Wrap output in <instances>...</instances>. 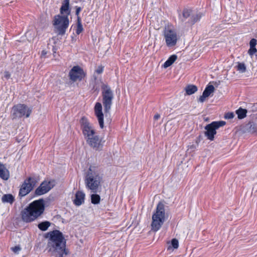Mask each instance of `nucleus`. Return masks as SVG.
Segmentation results:
<instances>
[{
  "label": "nucleus",
  "instance_id": "f257e3e1",
  "mask_svg": "<svg viewBox=\"0 0 257 257\" xmlns=\"http://www.w3.org/2000/svg\"><path fill=\"white\" fill-rule=\"evenodd\" d=\"M80 123L82 134L87 144L94 151H102L105 141L97 134L96 130L86 117H82Z\"/></svg>",
  "mask_w": 257,
  "mask_h": 257
},
{
  "label": "nucleus",
  "instance_id": "f03ea898",
  "mask_svg": "<svg viewBox=\"0 0 257 257\" xmlns=\"http://www.w3.org/2000/svg\"><path fill=\"white\" fill-rule=\"evenodd\" d=\"M47 249L49 252L54 253L55 257H64L63 254L68 253L66 250V240L61 232L55 230L47 233L48 237Z\"/></svg>",
  "mask_w": 257,
  "mask_h": 257
},
{
  "label": "nucleus",
  "instance_id": "7ed1b4c3",
  "mask_svg": "<svg viewBox=\"0 0 257 257\" xmlns=\"http://www.w3.org/2000/svg\"><path fill=\"white\" fill-rule=\"evenodd\" d=\"M60 12L61 15H58L54 17L53 25L55 26L57 34L63 36L65 34L69 23L68 16L71 13L70 0H63Z\"/></svg>",
  "mask_w": 257,
  "mask_h": 257
},
{
  "label": "nucleus",
  "instance_id": "20e7f679",
  "mask_svg": "<svg viewBox=\"0 0 257 257\" xmlns=\"http://www.w3.org/2000/svg\"><path fill=\"white\" fill-rule=\"evenodd\" d=\"M44 210L45 205L43 199L34 201L22 211V219L25 222H31L40 216Z\"/></svg>",
  "mask_w": 257,
  "mask_h": 257
},
{
  "label": "nucleus",
  "instance_id": "39448f33",
  "mask_svg": "<svg viewBox=\"0 0 257 257\" xmlns=\"http://www.w3.org/2000/svg\"><path fill=\"white\" fill-rule=\"evenodd\" d=\"M102 176L97 167L90 166L85 178V184L86 188L90 190L91 192L96 193L100 186Z\"/></svg>",
  "mask_w": 257,
  "mask_h": 257
},
{
  "label": "nucleus",
  "instance_id": "423d86ee",
  "mask_svg": "<svg viewBox=\"0 0 257 257\" xmlns=\"http://www.w3.org/2000/svg\"><path fill=\"white\" fill-rule=\"evenodd\" d=\"M166 219L165 205L160 202L157 206L155 212L152 215V230L155 232L159 230Z\"/></svg>",
  "mask_w": 257,
  "mask_h": 257
},
{
  "label": "nucleus",
  "instance_id": "0eeeda50",
  "mask_svg": "<svg viewBox=\"0 0 257 257\" xmlns=\"http://www.w3.org/2000/svg\"><path fill=\"white\" fill-rule=\"evenodd\" d=\"M101 88L102 90V103L104 111L106 113L109 112L114 97L113 92L110 87L107 84L103 83L101 86Z\"/></svg>",
  "mask_w": 257,
  "mask_h": 257
},
{
  "label": "nucleus",
  "instance_id": "6e6552de",
  "mask_svg": "<svg viewBox=\"0 0 257 257\" xmlns=\"http://www.w3.org/2000/svg\"><path fill=\"white\" fill-rule=\"evenodd\" d=\"M163 34L168 47H173L176 45L178 41L177 34L172 25H166L164 29Z\"/></svg>",
  "mask_w": 257,
  "mask_h": 257
},
{
  "label": "nucleus",
  "instance_id": "1a4fd4ad",
  "mask_svg": "<svg viewBox=\"0 0 257 257\" xmlns=\"http://www.w3.org/2000/svg\"><path fill=\"white\" fill-rule=\"evenodd\" d=\"M37 182V179L34 177L27 178L20 187L19 196L23 197L28 194L36 186Z\"/></svg>",
  "mask_w": 257,
  "mask_h": 257
},
{
  "label": "nucleus",
  "instance_id": "9d476101",
  "mask_svg": "<svg viewBox=\"0 0 257 257\" xmlns=\"http://www.w3.org/2000/svg\"><path fill=\"white\" fill-rule=\"evenodd\" d=\"M31 112L32 110L27 105L23 104H18L12 107V116L13 119L22 117L24 116L28 117Z\"/></svg>",
  "mask_w": 257,
  "mask_h": 257
},
{
  "label": "nucleus",
  "instance_id": "9b49d317",
  "mask_svg": "<svg viewBox=\"0 0 257 257\" xmlns=\"http://www.w3.org/2000/svg\"><path fill=\"white\" fill-rule=\"evenodd\" d=\"M226 122L224 121H213L211 123L206 125L205 127L206 132L205 135L207 139L210 141H213L214 139V135L216 134V130L221 126L225 124Z\"/></svg>",
  "mask_w": 257,
  "mask_h": 257
},
{
  "label": "nucleus",
  "instance_id": "f8f14e48",
  "mask_svg": "<svg viewBox=\"0 0 257 257\" xmlns=\"http://www.w3.org/2000/svg\"><path fill=\"white\" fill-rule=\"evenodd\" d=\"M69 76L71 81L75 82L82 80L86 76V73L81 67L75 66L70 70Z\"/></svg>",
  "mask_w": 257,
  "mask_h": 257
},
{
  "label": "nucleus",
  "instance_id": "ddd939ff",
  "mask_svg": "<svg viewBox=\"0 0 257 257\" xmlns=\"http://www.w3.org/2000/svg\"><path fill=\"white\" fill-rule=\"evenodd\" d=\"M54 186L53 182L43 181L35 190V194L36 196L43 195L49 191Z\"/></svg>",
  "mask_w": 257,
  "mask_h": 257
},
{
  "label": "nucleus",
  "instance_id": "4468645a",
  "mask_svg": "<svg viewBox=\"0 0 257 257\" xmlns=\"http://www.w3.org/2000/svg\"><path fill=\"white\" fill-rule=\"evenodd\" d=\"M95 114L96 116L101 128L104 127L103 114L102 111V105L100 102H96L94 106Z\"/></svg>",
  "mask_w": 257,
  "mask_h": 257
},
{
  "label": "nucleus",
  "instance_id": "2eb2a0df",
  "mask_svg": "<svg viewBox=\"0 0 257 257\" xmlns=\"http://www.w3.org/2000/svg\"><path fill=\"white\" fill-rule=\"evenodd\" d=\"M215 90V88L212 85H208L205 88L203 94L200 96L199 101L201 102H203L206 97H208Z\"/></svg>",
  "mask_w": 257,
  "mask_h": 257
},
{
  "label": "nucleus",
  "instance_id": "dca6fc26",
  "mask_svg": "<svg viewBox=\"0 0 257 257\" xmlns=\"http://www.w3.org/2000/svg\"><path fill=\"white\" fill-rule=\"evenodd\" d=\"M85 194L82 191H78L75 194V198L73 201L76 206H80L84 202Z\"/></svg>",
  "mask_w": 257,
  "mask_h": 257
},
{
  "label": "nucleus",
  "instance_id": "f3484780",
  "mask_svg": "<svg viewBox=\"0 0 257 257\" xmlns=\"http://www.w3.org/2000/svg\"><path fill=\"white\" fill-rule=\"evenodd\" d=\"M244 132L250 134L257 133V125L250 121L244 126Z\"/></svg>",
  "mask_w": 257,
  "mask_h": 257
},
{
  "label": "nucleus",
  "instance_id": "a211bd4d",
  "mask_svg": "<svg viewBox=\"0 0 257 257\" xmlns=\"http://www.w3.org/2000/svg\"><path fill=\"white\" fill-rule=\"evenodd\" d=\"M0 177L4 180H7L10 177L9 172L5 166L0 163Z\"/></svg>",
  "mask_w": 257,
  "mask_h": 257
},
{
  "label": "nucleus",
  "instance_id": "6ab92c4d",
  "mask_svg": "<svg viewBox=\"0 0 257 257\" xmlns=\"http://www.w3.org/2000/svg\"><path fill=\"white\" fill-rule=\"evenodd\" d=\"M185 89L186 94L188 95H190L195 93L197 91L198 88L194 85H188L185 87Z\"/></svg>",
  "mask_w": 257,
  "mask_h": 257
},
{
  "label": "nucleus",
  "instance_id": "aec40b11",
  "mask_svg": "<svg viewBox=\"0 0 257 257\" xmlns=\"http://www.w3.org/2000/svg\"><path fill=\"white\" fill-rule=\"evenodd\" d=\"M202 17L201 13H197L196 14L192 15L189 19L188 23L191 25H193L197 22L200 20Z\"/></svg>",
  "mask_w": 257,
  "mask_h": 257
},
{
  "label": "nucleus",
  "instance_id": "412c9836",
  "mask_svg": "<svg viewBox=\"0 0 257 257\" xmlns=\"http://www.w3.org/2000/svg\"><path fill=\"white\" fill-rule=\"evenodd\" d=\"M191 13L192 10L191 9H184L183 11L182 16L180 17L181 21L184 22L187 18H190V17L192 15Z\"/></svg>",
  "mask_w": 257,
  "mask_h": 257
},
{
  "label": "nucleus",
  "instance_id": "4be33fe9",
  "mask_svg": "<svg viewBox=\"0 0 257 257\" xmlns=\"http://www.w3.org/2000/svg\"><path fill=\"white\" fill-rule=\"evenodd\" d=\"M177 56L176 55H171L168 59L163 64V67L165 68L170 66L176 60Z\"/></svg>",
  "mask_w": 257,
  "mask_h": 257
},
{
  "label": "nucleus",
  "instance_id": "5701e85b",
  "mask_svg": "<svg viewBox=\"0 0 257 257\" xmlns=\"http://www.w3.org/2000/svg\"><path fill=\"white\" fill-rule=\"evenodd\" d=\"M2 201L3 202L9 203L12 204L14 201V197L11 194H5L2 197Z\"/></svg>",
  "mask_w": 257,
  "mask_h": 257
},
{
  "label": "nucleus",
  "instance_id": "b1692460",
  "mask_svg": "<svg viewBox=\"0 0 257 257\" xmlns=\"http://www.w3.org/2000/svg\"><path fill=\"white\" fill-rule=\"evenodd\" d=\"M51 223L48 221H45L40 223L38 227L42 231H46L50 226Z\"/></svg>",
  "mask_w": 257,
  "mask_h": 257
},
{
  "label": "nucleus",
  "instance_id": "393cba45",
  "mask_svg": "<svg viewBox=\"0 0 257 257\" xmlns=\"http://www.w3.org/2000/svg\"><path fill=\"white\" fill-rule=\"evenodd\" d=\"M247 110L240 107L236 110V113L237 114L239 119H242L246 115Z\"/></svg>",
  "mask_w": 257,
  "mask_h": 257
},
{
  "label": "nucleus",
  "instance_id": "a878e982",
  "mask_svg": "<svg viewBox=\"0 0 257 257\" xmlns=\"http://www.w3.org/2000/svg\"><path fill=\"white\" fill-rule=\"evenodd\" d=\"M83 31L82 25L81 24V18L78 17L77 19V29L76 30V33L79 35Z\"/></svg>",
  "mask_w": 257,
  "mask_h": 257
},
{
  "label": "nucleus",
  "instance_id": "bb28decb",
  "mask_svg": "<svg viewBox=\"0 0 257 257\" xmlns=\"http://www.w3.org/2000/svg\"><path fill=\"white\" fill-rule=\"evenodd\" d=\"M100 196L96 193L91 195V202L93 204H97L100 202Z\"/></svg>",
  "mask_w": 257,
  "mask_h": 257
},
{
  "label": "nucleus",
  "instance_id": "cd10ccee",
  "mask_svg": "<svg viewBox=\"0 0 257 257\" xmlns=\"http://www.w3.org/2000/svg\"><path fill=\"white\" fill-rule=\"evenodd\" d=\"M237 70L241 73L245 72L246 71V66L243 63H238V64L236 66Z\"/></svg>",
  "mask_w": 257,
  "mask_h": 257
},
{
  "label": "nucleus",
  "instance_id": "c85d7f7f",
  "mask_svg": "<svg viewBox=\"0 0 257 257\" xmlns=\"http://www.w3.org/2000/svg\"><path fill=\"white\" fill-rule=\"evenodd\" d=\"M171 244L174 248L176 249L178 247L179 242L178 240L176 238H173L171 240Z\"/></svg>",
  "mask_w": 257,
  "mask_h": 257
},
{
  "label": "nucleus",
  "instance_id": "c756f323",
  "mask_svg": "<svg viewBox=\"0 0 257 257\" xmlns=\"http://www.w3.org/2000/svg\"><path fill=\"white\" fill-rule=\"evenodd\" d=\"M234 116V114L233 112H228L226 113L224 115V118L226 119H231L233 118Z\"/></svg>",
  "mask_w": 257,
  "mask_h": 257
},
{
  "label": "nucleus",
  "instance_id": "7c9ffc66",
  "mask_svg": "<svg viewBox=\"0 0 257 257\" xmlns=\"http://www.w3.org/2000/svg\"><path fill=\"white\" fill-rule=\"evenodd\" d=\"M257 52V50L255 48V47H250V48L248 50V54L250 56H252L253 54H254Z\"/></svg>",
  "mask_w": 257,
  "mask_h": 257
},
{
  "label": "nucleus",
  "instance_id": "2f4dec72",
  "mask_svg": "<svg viewBox=\"0 0 257 257\" xmlns=\"http://www.w3.org/2000/svg\"><path fill=\"white\" fill-rule=\"evenodd\" d=\"M256 44V40L255 39H252L249 42V45L250 47H255V45Z\"/></svg>",
  "mask_w": 257,
  "mask_h": 257
},
{
  "label": "nucleus",
  "instance_id": "473e14b6",
  "mask_svg": "<svg viewBox=\"0 0 257 257\" xmlns=\"http://www.w3.org/2000/svg\"><path fill=\"white\" fill-rule=\"evenodd\" d=\"M11 249L14 252L18 253L21 250V247L19 246H15L12 247Z\"/></svg>",
  "mask_w": 257,
  "mask_h": 257
},
{
  "label": "nucleus",
  "instance_id": "72a5a7b5",
  "mask_svg": "<svg viewBox=\"0 0 257 257\" xmlns=\"http://www.w3.org/2000/svg\"><path fill=\"white\" fill-rule=\"evenodd\" d=\"M103 71V67L101 66H98L95 72L98 74H101Z\"/></svg>",
  "mask_w": 257,
  "mask_h": 257
},
{
  "label": "nucleus",
  "instance_id": "f704fd0d",
  "mask_svg": "<svg viewBox=\"0 0 257 257\" xmlns=\"http://www.w3.org/2000/svg\"><path fill=\"white\" fill-rule=\"evenodd\" d=\"M81 11V7H76L75 15L77 16V18H78V17H79V13Z\"/></svg>",
  "mask_w": 257,
  "mask_h": 257
},
{
  "label": "nucleus",
  "instance_id": "c9c22d12",
  "mask_svg": "<svg viewBox=\"0 0 257 257\" xmlns=\"http://www.w3.org/2000/svg\"><path fill=\"white\" fill-rule=\"evenodd\" d=\"M4 77L7 79H8L11 77V74L8 71H5L4 72Z\"/></svg>",
  "mask_w": 257,
  "mask_h": 257
},
{
  "label": "nucleus",
  "instance_id": "e433bc0d",
  "mask_svg": "<svg viewBox=\"0 0 257 257\" xmlns=\"http://www.w3.org/2000/svg\"><path fill=\"white\" fill-rule=\"evenodd\" d=\"M160 117V115L158 113L157 114H156L154 116V118L155 120H157Z\"/></svg>",
  "mask_w": 257,
  "mask_h": 257
},
{
  "label": "nucleus",
  "instance_id": "4c0bfd02",
  "mask_svg": "<svg viewBox=\"0 0 257 257\" xmlns=\"http://www.w3.org/2000/svg\"><path fill=\"white\" fill-rule=\"evenodd\" d=\"M46 54H47V52L46 51L43 50L42 51V56H45V55H46Z\"/></svg>",
  "mask_w": 257,
  "mask_h": 257
}]
</instances>
